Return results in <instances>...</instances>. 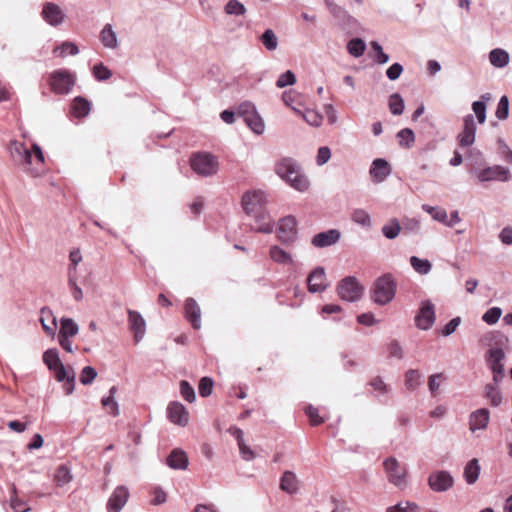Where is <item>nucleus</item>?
<instances>
[{
	"mask_svg": "<svg viewBox=\"0 0 512 512\" xmlns=\"http://www.w3.org/2000/svg\"><path fill=\"white\" fill-rule=\"evenodd\" d=\"M308 290L311 293L324 291L328 284L326 283L325 270L322 267L315 268L308 276L307 279Z\"/></svg>",
	"mask_w": 512,
	"mask_h": 512,
	"instance_id": "obj_20",
	"label": "nucleus"
},
{
	"mask_svg": "<svg viewBox=\"0 0 512 512\" xmlns=\"http://www.w3.org/2000/svg\"><path fill=\"white\" fill-rule=\"evenodd\" d=\"M72 480L70 469L66 465H60L54 474V481L57 486L63 487L69 484Z\"/></svg>",
	"mask_w": 512,
	"mask_h": 512,
	"instance_id": "obj_36",
	"label": "nucleus"
},
{
	"mask_svg": "<svg viewBox=\"0 0 512 512\" xmlns=\"http://www.w3.org/2000/svg\"><path fill=\"white\" fill-rule=\"evenodd\" d=\"M167 464L172 469H186L188 457L184 451L174 449L167 458Z\"/></svg>",
	"mask_w": 512,
	"mask_h": 512,
	"instance_id": "obj_28",
	"label": "nucleus"
},
{
	"mask_svg": "<svg viewBox=\"0 0 512 512\" xmlns=\"http://www.w3.org/2000/svg\"><path fill=\"white\" fill-rule=\"evenodd\" d=\"M43 361L49 370L53 371L57 381H64L67 376V369L60 361L58 352L53 349L47 350L43 355Z\"/></svg>",
	"mask_w": 512,
	"mask_h": 512,
	"instance_id": "obj_12",
	"label": "nucleus"
},
{
	"mask_svg": "<svg viewBox=\"0 0 512 512\" xmlns=\"http://www.w3.org/2000/svg\"><path fill=\"white\" fill-rule=\"evenodd\" d=\"M224 11L228 15L242 16L246 13V8L238 0H229L225 5Z\"/></svg>",
	"mask_w": 512,
	"mask_h": 512,
	"instance_id": "obj_47",
	"label": "nucleus"
},
{
	"mask_svg": "<svg viewBox=\"0 0 512 512\" xmlns=\"http://www.w3.org/2000/svg\"><path fill=\"white\" fill-rule=\"evenodd\" d=\"M302 117L309 125L314 127H319L323 120L322 116L318 112L309 109L304 111Z\"/></svg>",
	"mask_w": 512,
	"mask_h": 512,
	"instance_id": "obj_52",
	"label": "nucleus"
},
{
	"mask_svg": "<svg viewBox=\"0 0 512 512\" xmlns=\"http://www.w3.org/2000/svg\"><path fill=\"white\" fill-rule=\"evenodd\" d=\"M509 115V100L507 96H502L498 102L495 116L499 120H505Z\"/></svg>",
	"mask_w": 512,
	"mask_h": 512,
	"instance_id": "obj_50",
	"label": "nucleus"
},
{
	"mask_svg": "<svg viewBox=\"0 0 512 512\" xmlns=\"http://www.w3.org/2000/svg\"><path fill=\"white\" fill-rule=\"evenodd\" d=\"M510 57L506 50L501 48H496L490 51L489 53V61L491 65L496 68L506 67L509 63Z\"/></svg>",
	"mask_w": 512,
	"mask_h": 512,
	"instance_id": "obj_30",
	"label": "nucleus"
},
{
	"mask_svg": "<svg viewBox=\"0 0 512 512\" xmlns=\"http://www.w3.org/2000/svg\"><path fill=\"white\" fill-rule=\"evenodd\" d=\"M79 327L71 318H62L58 337H73L78 334Z\"/></svg>",
	"mask_w": 512,
	"mask_h": 512,
	"instance_id": "obj_33",
	"label": "nucleus"
},
{
	"mask_svg": "<svg viewBox=\"0 0 512 512\" xmlns=\"http://www.w3.org/2000/svg\"><path fill=\"white\" fill-rule=\"evenodd\" d=\"M502 315V310L499 307H492L488 309L482 316V320L487 324H495Z\"/></svg>",
	"mask_w": 512,
	"mask_h": 512,
	"instance_id": "obj_54",
	"label": "nucleus"
},
{
	"mask_svg": "<svg viewBox=\"0 0 512 512\" xmlns=\"http://www.w3.org/2000/svg\"><path fill=\"white\" fill-rule=\"evenodd\" d=\"M351 219L356 224L364 227V228H370L371 227V217L369 213L361 208L354 209L351 214Z\"/></svg>",
	"mask_w": 512,
	"mask_h": 512,
	"instance_id": "obj_40",
	"label": "nucleus"
},
{
	"mask_svg": "<svg viewBox=\"0 0 512 512\" xmlns=\"http://www.w3.org/2000/svg\"><path fill=\"white\" fill-rule=\"evenodd\" d=\"M296 220L293 216H286L279 222L278 239L283 244H291L296 238Z\"/></svg>",
	"mask_w": 512,
	"mask_h": 512,
	"instance_id": "obj_14",
	"label": "nucleus"
},
{
	"mask_svg": "<svg viewBox=\"0 0 512 512\" xmlns=\"http://www.w3.org/2000/svg\"><path fill=\"white\" fill-rule=\"evenodd\" d=\"M41 17L49 25L57 27L64 22L65 13L59 5L46 2L43 4Z\"/></svg>",
	"mask_w": 512,
	"mask_h": 512,
	"instance_id": "obj_13",
	"label": "nucleus"
},
{
	"mask_svg": "<svg viewBox=\"0 0 512 512\" xmlns=\"http://www.w3.org/2000/svg\"><path fill=\"white\" fill-rule=\"evenodd\" d=\"M384 471L388 481L394 486L404 489L407 485V467L396 458L389 457L383 462Z\"/></svg>",
	"mask_w": 512,
	"mask_h": 512,
	"instance_id": "obj_4",
	"label": "nucleus"
},
{
	"mask_svg": "<svg viewBox=\"0 0 512 512\" xmlns=\"http://www.w3.org/2000/svg\"><path fill=\"white\" fill-rule=\"evenodd\" d=\"M387 512H419V506L413 502H400L394 506L388 507Z\"/></svg>",
	"mask_w": 512,
	"mask_h": 512,
	"instance_id": "obj_49",
	"label": "nucleus"
},
{
	"mask_svg": "<svg viewBox=\"0 0 512 512\" xmlns=\"http://www.w3.org/2000/svg\"><path fill=\"white\" fill-rule=\"evenodd\" d=\"M117 388L115 386L111 387L109 390V396L104 397L101 401L103 407L109 408V413L113 416H117L119 414L118 403L114 400V396L116 394Z\"/></svg>",
	"mask_w": 512,
	"mask_h": 512,
	"instance_id": "obj_43",
	"label": "nucleus"
},
{
	"mask_svg": "<svg viewBox=\"0 0 512 512\" xmlns=\"http://www.w3.org/2000/svg\"><path fill=\"white\" fill-rule=\"evenodd\" d=\"M213 380L209 377H203L199 383V393L202 397H208L212 393Z\"/></svg>",
	"mask_w": 512,
	"mask_h": 512,
	"instance_id": "obj_59",
	"label": "nucleus"
},
{
	"mask_svg": "<svg viewBox=\"0 0 512 512\" xmlns=\"http://www.w3.org/2000/svg\"><path fill=\"white\" fill-rule=\"evenodd\" d=\"M281 490L293 494L298 490V480L296 475L291 471H285L280 480Z\"/></svg>",
	"mask_w": 512,
	"mask_h": 512,
	"instance_id": "obj_31",
	"label": "nucleus"
},
{
	"mask_svg": "<svg viewBox=\"0 0 512 512\" xmlns=\"http://www.w3.org/2000/svg\"><path fill=\"white\" fill-rule=\"evenodd\" d=\"M435 306L430 300L422 301L415 316V324L421 330L430 329L435 322Z\"/></svg>",
	"mask_w": 512,
	"mask_h": 512,
	"instance_id": "obj_10",
	"label": "nucleus"
},
{
	"mask_svg": "<svg viewBox=\"0 0 512 512\" xmlns=\"http://www.w3.org/2000/svg\"><path fill=\"white\" fill-rule=\"evenodd\" d=\"M270 258L278 263V264H291L293 263V258L290 253L286 252L284 249L279 247L278 245H273L269 250Z\"/></svg>",
	"mask_w": 512,
	"mask_h": 512,
	"instance_id": "obj_32",
	"label": "nucleus"
},
{
	"mask_svg": "<svg viewBox=\"0 0 512 512\" xmlns=\"http://www.w3.org/2000/svg\"><path fill=\"white\" fill-rule=\"evenodd\" d=\"M274 172L283 181L299 192H305L310 187L307 176L300 164L291 157H282L275 162Z\"/></svg>",
	"mask_w": 512,
	"mask_h": 512,
	"instance_id": "obj_2",
	"label": "nucleus"
},
{
	"mask_svg": "<svg viewBox=\"0 0 512 512\" xmlns=\"http://www.w3.org/2000/svg\"><path fill=\"white\" fill-rule=\"evenodd\" d=\"M260 40L263 46L269 51H274L278 47V38L272 29L265 30Z\"/></svg>",
	"mask_w": 512,
	"mask_h": 512,
	"instance_id": "obj_44",
	"label": "nucleus"
},
{
	"mask_svg": "<svg viewBox=\"0 0 512 512\" xmlns=\"http://www.w3.org/2000/svg\"><path fill=\"white\" fill-rule=\"evenodd\" d=\"M402 72L403 66L399 63H394L386 70V76L391 81H395L400 77Z\"/></svg>",
	"mask_w": 512,
	"mask_h": 512,
	"instance_id": "obj_64",
	"label": "nucleus"
},
{
	"mask_svg": "<svg viewBox=\"0 0 512 512\" xmlns=\"http://www.w3.org/2000/svg\"><path fill=\"white\" fill-rule=\"evenodd\" d=\"M391 173L390 164L382 158L375 159L370 167L369 174L375 183L383 182Z\"/></svg>",
	"mask_w": 512,
	"mask_h": 512,
	"instance_id": "obj_21",
	"label": "nucleus"
},
{
	"mask_svg": "<svg viewBox=\"0 0 512 512\" xmlns=\"http://www.w3.org/2000/svg\"><path fill=\"white\" fill-rule=\"evenodd\" d=\"M479 474H480V465H479L478 459L473 458L464 467V472H463L464 479L467 482V484L472 485L478 480Z\"/></svg>",
	"mask_w": 512,
	"mask_h": 512,
	"instance_id": "obj_29",
	"label": "nucleus"
},
{
	"mask_svg": "<svg viewBox=\"0 0 512 512\" xmlns=\"http://www.w3.org/2000/svg\"><path fill=\"white\" fill-rule=\"evenodd\" d=\"M337 294L344 301L356 302L362 297L363 287L355 277L348 276L338 283Z\"/></svg>",
	"mask_w": 512,
	"mask_h": 512,
	"instance_id": "obj_7",
	"label": "nucleus"
},
{
	"mask_svg": "<svg viewBox=\"0 0 512 512\" xmlns=\"http://www.w3.org/2000/svg\"><path fill=\"white\" fill-rule=\"evenodd\" d=\"M100 41L108 49L118 48V38L111 24H106L100 31Z\"/></svg>",
	"mask_w": 512,
	"mask_h": 512,
	"instance_id": "obj_27",
	"label": "nucleus"
},
{
	"mask_svg": "<svg viewBox=\"0 0 512 512\" xmlns=\"http://www.w3.org/2000/svg\"><path fill=\"white\" fill-rule=\"evenodd\" d=\"M68 284L71 289L73 298L76 301L82 300V298H83L82 289L77 285L76 277H74L73 275H71V277H68Z\"/></svg>",
	"mask_w": 512,
	"mask_h": 512,
	"instance_id": "obj_62",
	"label": "nucleus"
},
{
	"mask_svg": "<svg viewBox=\"0 0 512 512\" xmlns=\"http://www.w3.org/2000/svg\"><path fill=\"white\" fill-rule=\"evenodd\" d=\"M190 166L199 176L211 177L219 170V162L216 156L208 152H197L190 157Z\"/></svg>",
	"mask_w": 512,
	"mask_h": 512,
	"instance_id": "obj_3",
	"label": "nucleus"
},
{
	"mask_svg": "<svg viewBox=\"0 0 512 512\" xmlns=\"http://www.w3.org/2000/svg\"><path fill=\"white\" fill-rule=\"evenodd\" d=\"M395 295V284L390 275L379 277L373 286L372 299L379 305L390 302Z\"/></svg>",
	"mask_w": 512,
	"mask_h": 512,
	"instance_id": "obj_5",
	"label": "nucleus"
},
{
	"mask_svg": "<svg viewBox=\"0 0 512 512\" xmlns=\"http://www.w3.org/2000/svg\"><path fill=\"white\" fill-rule=\"evenodd\" d=\"M96 376H97L96 370L91 366H86L83 368V370L81 372L80 382L83 385H89L94 381Z\"/></svg>",
	"mask_w": 512,
	"mask_h": 512,
	"instance_id": "obj_58",
	"label": "nucleus"
},
{
	"mask_svg": "<svg viewBox=\"0 0 512 512\" xmlns=\"http://www.w3.org/2000/svg\"><path fill=\"white\" fill-rule=\"evenodd\" d=\"M256 113L255 105L252 102L246 101L241 103L238 106L237 114L242 117L244 120L249 116H252Z\"/></svg>",
	"mask_w": 512,
	"mask_h": 512,
	"instance_id": "obj_55",
	"label": "nucleus"
},
{
	"mask_svg": "<svg viewBox=\"0 0 512 512\" xmlns=\"http://www.w3.org/2000/svg\"><path fill=\"white\" fill-rule=\"evenodd\" d=\"M296 82L295 74L287 70L285 73L281 74L276 81V86L278 88H284L288 85H293Z\"/></svg>",
	"mask_w": 512,
	"mask_h": 512,
	"instance_id": "obj_56",
	"label": "nucleus"
},
{
	"mask_svg": "<svg viewBox=\"0 0 512 512\" xmlns=\"http://www.w3.org/2000/svg\"><path fill=\"white\" fill-rule=\"evenodd\" d=\"M490 418L489 410L486 408L478 409L470 414L469 428L472 432L483 430L487 427Z\"/></svg>",
	"mask_w": 512,
	"mask_h": 512,
	"instance_id": "obj_23",
	"label": "nucleus"
},
{
	"mask_svg": "<svg viewBox=\"0 0 512 512\" xmlns=\"http://www.w3.org/2000/svg\"><path fill=\"white\" fill-rule=\"evenodd\" d=\"M399 145L405 148H410L415 142V134L412 129L404 128L396 135Z\"/></svg>",
	"mask_w": 512,
	"mask_h": 512,
	"instance_id": "obj_45",
	"label": "nucleus"
},
{
	"mask_svg": "<svg viewBox=\"0 0 512 512\" xmlns=\"http://www.w3.org/2000/svg\"><path fill=\"white\" fill-rule=\"evenodd\" d=\"M9 150L15 163L25 166L30 165L32 143L28 145L25 142L14 140L10 143Z\"/></svg>",
	"mask_w": 512,
	"mask_h": 512,
	"instance_id": "obj_11",
	"label": "nucleus"
},
{
	"mask_svg": "<svg viewBox=\"0 0 512 512\" xmlns=\"http://www.w3.org/2000/svg\"><path fill=\"white\" fill-rule=\"evenodd\" d=\"M472 110L477 118L478 123L483 124L486 121V104L484 101H474Z\"/></svg>",
	"mask_w": 512,
	"mask_h": 512,
	"instance_id": "obj_53",
	"label": "nucleus"
},
{
	"mask_svg": "<svg viewBox=\"0 0 512 512\" xmlns=\"http://www.w3.org/2000/svg\"><path fill=\"white\" fill-rule=\"evenodd\" d=\"M75 75L66 70H55L49 78V85L51 90L56 94H68L75 85Z\"/></svg>",
	"mask_w": 512,
	"mask_h": 512,
	"instance_id": "obj_6",
	"label": "nucleus"
},
{
	"mask_svg": "<svg viewBox=\"0 0 512 512\" xmlns=\"http://www.w3.org/2000/svg\"><path fill=\"white\" fill-rule=\"evenodd\" d=\"M244 122L247 124V126L250 127V129L256 133V134H262L264 131V122L262 118L259 116V114L256 112L252 116H249L244 120Z\"/></svg>",
	"mask_w": 512,
	"mask_h": 512,
	"instance_id": "obj_48",
	"label": "nucleus"
},
{
	"mask_svg": "<svg viewBox=\"0 0 512 512\" xmlns=\"http://www.w3.org/2000/svg\"><path fill=\"white\" fill-rule=\"evenodd\" d=\"M477 177L481 182H487L492 180L506 182L510 179V171L506 167L494 165L481 170L478 173Z\"/></svg>",
	"mask_w": 512,
	"mask_h": 512,
	"instance_id": "obj_15",
	"label": "nucleus"
},
{
	"mask_svg": "<svg viewBox=\"0 0 512 512\" xmlns=\"http://www.w3.org/2000/svg\"><path fill=\"white\" fill-rule=\"evenodd\" d=\"M242 207L246 214L255 218L256 225L252 227L257 232L270 234L273 232L271 217L264 212L266 197L264 192L256 190L246 192L242 196Z\"/></svg>",
	"mask_w": 512,
	"mask_h": 512,
	"instance_id": "obj_1",
	"label": "nucleus"
},
{
	"mask_svg": "<svg viewBox=\"0 0 512 512\" xmlns=\"http://www.w3.org/2000/svg\"><path fill=\"white\" fill-rule=\"evenodd\" d=\"M53 53L55 56L64 58L67 54L77 55L79 53V49L75 43L65 41L61 45L55 47Z\"/></svg>",
	"mask_w": 512,
	"mask_h": 512,
	"instance_id": "obj_39",
	"label": "nucleus"
},
{
	"mask_svg": "<svg viewBox=\"0 0 512 512\" xmlns=\"http://www.w3.org/2000/svg\"><path fill=\"white\" fill-rule=\"evenodd\" d=\"M74 381H75V372L72 368L67 369V376L64 381H62L63 388L65 390L66 395H70L74 390Z\"/></svg>",
	"mask_w": 512,
	"mask_h": 512,
	"instance_id": "obj_60",
	"label": "nucleus"
},
{
	"mask_svg": "<svg viewBox=\"0 0 512 512\" xmlns=\"http://www.w3.org/2000/svg\"><path fill=\"white\" fill-rule=\"evenodd\" d=\"M388 106L393 115H401L405 108L404 100L399 93L390 95Z\"/></svg>",
	"mask_w": 512,
	"mask_h": 512,
	"instance_id": "obj_42",
	"label": "nucleus"
},
{
	"mask_svg": "<svg viewBox=\"0 0 512 512\" xmlns=\"http://www.w3.org/2000/svg\"><path fill=\"white\" fill-rule=\"evenodd\" d=\"M389 356L397 359H402L404 356L402 346L397 340L390 342L388 346Z\"/></svg>",
	"mask_w": 512,
	"mask_h": 512,
	"instance_id": "obj_63",
	"label": "nucleus"
},
{
	"mask_svg": "<svg viewBox=\"0 0 512 512\" xmlns=\"http://www.w3.org/2000/svg\"><path fill=\"white\" fill-rule=\"evenodd\" d=\"M410 265L420 275H427L432 269V264L429 260L421 259L417 256L410 257Z\"/></svg>",
	"mask_w": 512,
	"mask_h": 512,
	"instance_id": "obj_38",
	"label": "nucleus"
},
{
	"mask_svg": "<svg viewBox=\"0 0 512 512\" xmlns=\"http://www.w3.org/2000/svg\"><path fill=\"white\" fill-rule=\"evenodd\" d=\"M326 5L330 13L343 25L352 26L356 24V19L353 18L343 7L330 0H326Z\"/></svg>",
	"mask_w": 512,
	"mask_h": 512,
	"instance_id": "obj_25",
	"label": "nucleus"
},
{
	"mask_svg": "<svg viewBox=\"0 0 512 512\" xmlns=\"http://www.w3.org/2000/svg\"><path fill=\"white\" fill-rule=\"evenodd\" d=\"M365 50L366 44L361 38H353L347 44L348 53L356 58L361 57Z\"/></svg>",
	"mask_w": 512,
	"mask_h": 512,
	"instance_id": "obj_41",
	"label": "nucleus"
},
{
	"mask_svg": "<svg viewBox=\"0 0 512 512\" xmlns=\"http://www.w3.org/2000/svg\"><path fill=\"white\" fill-rule=\"evenodd\" d=\"M505 359V352L500 347L490 348L485 355V360L493 373V382L498 384L504 377V365L502 361Z\"/></svg>",
	"mask_w": 512,
	"mask_h": 512,
	"instance_id": "obj_8",
	"label": "nucleus"
},
{
	"mask_svg": "<svg viewBox=\"0 0 512 512\" xmlns=\"http://www.w3.org/2000/svg\"><path fill=\"white\" fill-rule=\"evenodd\" d=\"M422 375L416 369H409L405 373V386L408 390L414 391L417 389L422 383Z\"/></svg>",
	"mask_w": 512,
	"mask_h": 512,
	"instance_id": "obj_37",
	"label": "nucleus"
},
{
	"mask_svg": "<svg viewBox=\"0 0 512 512\" xmlns=\"http://www.w3.org/2000/svg\"><path fill=\"white\" fill-rule=\"evenodd\" d=\"M429 488L434 492H446L454 485L453 476L445 470L432 472L427 479Z\"/></svg>",
	"mask_w": 512,
	"mask_h": 512,
	"instance_id": "obj_9",
	"label": "nucleus"
},
{
	"mask_svg": "<svg viewBox=\"0 0 512 512\" xmlns=\"http://www.w3.org/2000/svg\"><path fill=\"white\" fill-rule=\"evenodd\" d=\"M185 316L192 324L194 329L201 327V310L198 303L193 298H188L185 302Z\"/></svg>",
	"mask_w": 512,
	"mask_h": 512,
	"instance_id": "obj_24",
	"label": "nucleus"
},
{
	"mask_svg": "<svg viewBox=\"0 0 512 512\" xmlns=\"http://www.w3.org/2000/svg\"><path fill=\"white\" fill-rule=\"evenodd\" d=\"M128 323L131 331L134 334L135 342L138 343L145 335L146 322L139 312L129 309Z\"/></svg>",
	"mask_w": 512,
	"mask_h": 512,
	"instance_id": "obj_18",
	"label": "nucleus"
},
{
	"mask_svg": "<svg viewBox=\"0 0 512 512\" xmlns=\"http://www.w3.org/2000/svg\"><path fill=\"white\" fill-rule=\"evenodd\" d=\"M306 415L308 416L311 425L316 426L324 422V419L319 416L318 409L309 405L306 408Z\"/></svg>",
	"mask_w": 512,
	"mask_h": 512,
	"instance_id": "obj_61",
	"label": "nucleus"
},
{
	"mask_svg": "<svg viewBox=\"0 0 512 512\" xmlns=\"http://www.w3.org/2000/svg\"><path fill=\"white\" fill-rule=\"evenodd\" d=\"M496 384H487L485 386V397L490 401V404L497 407L502 402L501 392L496 388Z\"/></svg>",
	"mask_w": 512,
	"mask_h": 512,
	"instance_id": "obj_46",
	"label": "nucleus"
},
{
	"mask_svg": "<svg viewBox=\"0 0 512 512\" xmlns=\"http://www.w3.org/2000/svg\"><path fill=\"white\" fill-rule=\"evenodd\" d=\"M90 103L83 97H76L73 101L72 111L75 117H85L90 112Z\"/></svg>",
	"mask_w": 512,
	"mask_h": 512,
	"instance_id": "obj_34",
	"label": "nucleus"
},
{
	"mask_svg": "<svg viewBox=\"0 0 512 512\" xmlns=\"http://www.w3.org/2000/svg\"><path fill=\"white\" fill-rule=\"evenodd\" d=\"M340 236H341V234L338 230L330 229V230L316 234L312 238L311 243L313 246H315L317 248H324V247L331 246V245L335 244L336 242H338V240L340 239Z\"/></svg>",
	"mask_w": 512,
	"mask_h": 512,
	"instance_id": "obj_22",
	"label": "nucleus"
},
{
	"mask_svg": "<svg viewBox=\"0 0 512 512\" xmlns=\"http://www.w3.org/2000/svg\"><path fill=\"white\" fill-rule=\"evenodd\" d=\"M476 123L472 114L463 118V130L458 135L459 145L462 147L471 146L475 141Z\"/></svg>",
	"mask_w": 512,
	"mask_h": 512,
	"instance_id": "obj_16",
	"label": "nucleus"
},
{
	"mask_svg": "<svg viewBox=\"0 0 512 512\" xmlns=\"http://www.w3.org/2000/svg\"><path fill=\"white\" fill-rule=\"evenodd\" d=\"M168 418L174 424L186 426L189 421V413L180 402H171L167 408Z\"/></svg>",
	"mask_w": 512,
	"mask_h": 512,
	"instance_id": "obj_19",
	"label": "nucleus"
},
{
	"mask_svg": "<svg viewBox=\"0 0 512 512\" xmlns=\"http://www.w3.org/2000/svg\"><path fill=\"white\" fill-rule=\"evenodd\" d=\"M92 73L98 81L107 80L112 76L111 70L102 63L96 64L92 69Z\"/></svg>",
	"mask_w": 512,
	"mask_h": 512,
	"instance_id": "obj_51",
	"label": "nucleus"
},
{
	"mask_svg": "<svg viewBox=\"0 0 512 512\" xmlns=\"http://www.w3.org/2000/svg\"><path fill=\"white\" fill-rule=\"evenodd\" d=\"M39 321L47 335H54L57 329L56 317L48 308H42Z\"/></svg>",
	"mask_w": 512,
	"mask_h": 512,
	"instance_id": "obj_26",
	"label": "nucleus"
},
{
	"mask_svg": "<svg viewBox=\"0 0 512 512\" xmlns=\"http://www.w3.org/2000/svg\"><path fill=\"white\" fill-rule=\"evenodd\" d=\"M382 233L387 239H395L401 232L402 226L398 219L392 218L382 227Z\"/></svg>",
	"mask_w": 512,
	"mask_h": 512,
	"instance_id": "obj_35",
	"label": "nucleus"
},
{
	"mask_svg": "<svg viewBox=\"0 0 512 512\" xmlns=\"http://www.w3.org/2000/svg\"><path fill=\"white\" fill-rule=\"evenodd\" d=\"M180 392L182 397L190 403L196 398L193 387L185 380L180 382Z\"/></svg>",
	"mask_w": 512,
	"mask_h": 512,
	"instance_id": "obj_57",
	"label": "nucleus"
},
{
	"mask_svg": "<svg viewBox=\"0 0 512 512\" xmlns=\"http://www.w3.org/2000/svg\"><path fill=\"white\" fill-rule=\"evenodd\" d=\"M129 497V491L126 486L120 485L115 488L107 502L108 512H120L126 505Z\"/></svg>",
	"mask_w": 512,
	"mask_h": 512,
	"instance_id": "obj_17",
	"label": "nucleus"
}]
</instances>
